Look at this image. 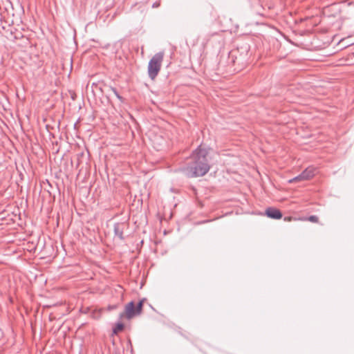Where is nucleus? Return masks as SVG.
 <instances>
[{
  "instance_id": "f03ea898",
  "label": "nucleus",
  "mask_w": 354,
  "mask_h": 354,
  "mask_svg": "<svg viewBox=\"0 0 354 354\" xmlns=\"http://www.w3.org/2000/svg\"><path fill=\"white\" fill-rule=\"evenodd\" d=\"M163 57L164 53L159 52L150 59L148 65V75L151 80H154L160 71Z\"/></svg>"
},
{
  "instance_id": "1a4fd4ad",
  "label": "nucleus",
  "mask_w": 354,
  "mask_h": 354,
  "mask_svg": "<svg viewBox=\"0 0 354 354\" xmlns=\"http://www.w3.org/2000/svg\"><path fill=\"white\" fill-rule=\"evenodd\" d=\"M308 220L311 222H317L318 221V217L317 216H310L308 218Z\"/></svg>"
},
{
  "instance_id": "39448f33",
  "label": "nucleus",
  "mask_w": 354,
  "mask_h": 354,
  "mask_svg": "<svg viewBox=\"0 0 354 354\" xmlns=\"http://www.w3.org/2000/svg\"><path fill=\"white\" fill-rule=\"evenodd\" d=\"M127 227L125 223H117L114 225V233L120 240L124 239L123 232Z\"/></svg>"
},
{
  "instance_id": "9d476101",
  "label": "nucleus",
  "mask_w": 354,
  "mask_h": 354,
  "mask_svg": "<svg viewBox=\"0 0 354 354\" xmlns=\"http://www.w3.org/2000/svg\"><path fill=\"white\" fill-rule=\"evenodd\" d=\"M112 91L114 93V94L115 95V96L120 100H122V97L119 95V93H118V91H116L115 88H112Z\"/></svg>"
},
{
  "instance_id": "0eeeda50",
  "label": "nucleus",
  "mask_w": 354,
  "mask_h": 354,
  "mask_svg": "<svg viewBox=\"0 0 354 354\" xmlns=\"http://www.w3.org/2000/svg\"><path fill=\"white\" fill-rule=\"evenodd\" d=\"M143 303H144V299L142 300H140L137 306H136V311L137 313H139V315L142 312V306H143Z\"/></svg>"
},
{
  "instance_id": "6e6552de",
  "label": "nucleus",
  "mask_w": 354,
  "mask_h": 354,
  "mask_svg": "<svg viewBox=\"0 0 354 354\" xmlns=\"http://www.w3.org/2000/svg\"><path fill=\"white\" fill-rule=\"evenodd\" d=\"M124 328V324L122 323H118L115 326V327L113 328V333H118L119 331L122 330Z\"/></svg>"
},
{
  "instance_id": "f257e3e1",
  "label": "nucleus",
  "mask_w": 354,
  "mask_h": 354,
  "mask_svg": "<svg viewBox=\"0 0 354 354\" xmlns=\"http://www.w3.org/2000/svg\"><path fill=\"white\" fill-rule=\"evenodd\" d=\"M208 151L199 146L192 154L183 168V171L188 177H198L205 175L210 169L207 158Z\"/></svg>"
},
{
  "instance_id": "7ed1b4c3",
  "label": "nucleus",
  "mask_w": 354,
  "mask_h": 354,
  "mask_svg": "<svg viewBox=\"0 0 354 354\" xmlns=\"http://www.w3.org/2000/svg\"><path fill=\"white\" fill-rule=\"evenodd\" d=\"M316 174V169L314 167H308L301 174L297 176L288 180L289 183L307 180L312 178Z\"/></svg>"
},
{
  "instance_id": "20e7f679",
  "label": "nucleus",
  "mask_w": 354,
  "mask_h": 354,
  "mask_svg": "<svg viewBox=\"0 0 354 354\" xmlns=\"http://www.w3.org/2000/svg\"><path fill=\"white\" fill-rule=\"evenodd\" d=\"M136 311V306L133 301H131L125 306L124 311L120 314L121 317H126L127 319H131L136 315H138Z\"/></svg>"
},
{
  "instance_id": "423d86ee",
  "label": "nucleus",
  "mask_w": 354,
  "mask_h": 354,
  "mask_svg": "<svg viewBox=\"0 0 354 354\" xmlns=\"http://www.w3.org/2000/svg\"><path fill=\"white\" fill-rule=\"evenodd\" d=\"M266 214L268 217L274 218V219H279L282 217L281 212L274 207H268L266 210Z\"/></svg>"
}]
</instances>
